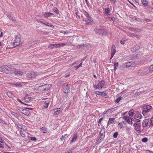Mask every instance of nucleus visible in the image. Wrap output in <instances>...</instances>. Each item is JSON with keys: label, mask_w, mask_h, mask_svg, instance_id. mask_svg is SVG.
Segmentation results:
<instances>
[{"label": "nucleus", "mask_w": 153, "mask_h": 153, "mask_svg": "<svg viewBox=\"0 0 153 153\" xmlns=\"http://www.w3.org/2000/svg\"><path fill=\"white\" fill-rule=\"evenodd\" d=\"M21 36L19 34H18L15 37V39L13 42V46L15 47L18 46H19L21 44Z\"/></svg>", "instance_id": "obj_1"}, {"label": "nucleus", "mask_w": 153, "mask_h": 153, "mask_svg": "<svg viewBox=\"0 0 153 153\" xmlns=\"http://www.w3.org/2000/svg\"><path fill=\"white\" fill-rule=\"evenodd\" d=\"M51 87V85L49 84H46L44 85L38 87L37 90L39 91H48Z\"/></svg>", "instance_id": "obj_2"}, {"label": "nucleus", "mask_w": 153, "mask_h": 153, "mask_svg": "<svg viewBox=\"0 0 153 153\" xmlns=\"http://www.w3.org/2000/svg\"><path fill=\"white\" fill-rule=\"evenodd\" d=\"M37 73L31 71L28 72L26 74V77L28 78H34L37 76Z\"/></svg>", "instance_id": "obj_3"}, {"label": "nucleus", "mask_w": 153, "mask_h": 153, "mask_svg": "<svg viewBox=\"0 0 153 153\" xmlns=\"http://www.w3.org/2000/svg\"><path fill=\"white\" fill-rule=\"evenodd\" d=\"M105 82L103 80H101L99 82L97 85L94 84L93 87L95 89L102 88L105 85Z\"/></svg>", "instance_id": "obj_4"}, {"label": "nucleus", "mask_w": 153, "mask_h": 153, "mask_svg": "<svg viewBox=\"0 0 153 153\" xmlns=\"http://www.w3.org/2000/svg\"><path fill=\"white\" fill-rule=\"evenodd\" d=\"M143 109L142 111V114L145 116L146 114L147 113L149 112V111L152 108V106L149 105H146L143 107Z\"/></svg>", "instance_id": "obj_5"}, {"label": "nucleus", "mask_w": 153, "mask_h": 153, "mask_svg": "<svg viewBox=\"0 0 153 153\" xmlns=\"http://www.w3.org/2000/svg\"><path fill=\"white\" fill-rule=\"evenodd\" d=\"M7 74H13L16 71V68L10 65H7Z\"/></svg>", "instance_id": "obj_6"}, {"label": "nucleus", "mask_w": 153, "mask_h": 153, "mask_svg": "<svg viewBox=\"0 0 153 153\" xmlns=\"http://www.w3.org/2000/svg\"><path fill=\"white\" fill-rule=\"evenodd\" d=\"M52 110L54 111L53 113L54 115H56L61 113L63 111V109H62L61 108H57L53 109H52Z\"/></svg>", "instance_id": "obj_7"}, {"label": "nucleus", "mask_w": 153, "mask_h": 153, "mask_svg": "<svg viewBox=\"0 0 153 153\" xmlns=\"http://www.w3.org/2000/svg\"><path fill=\"white\" fill-rule=\"evenodd\" d=\"M18 128L23 131H25L27 130V128L25 126L21 124L18 123L17 125Z\"/></svg>", "instance_id": "obj_8"}, {"label": "nucleus", "mask_w": 153, "mask_h": 153, "mask_svg": "<svg viewBox=\"0 0 153 153\" xmlns=\"http://www.w3.org/2000/svg\"><path fill=\"white\" fill-rule=\"evenodd\" d=\"M125 67L126 68L130 67H134L135 66V64L134 62H130L125 63Z\"/></svg>", "instance_id": "obj_9"}, {"label": "nucleus", "mask_w": 153, "mask_h": 153, "mask_svg": "<svg viewBox=\"0 0 153 153\" xmlns=\"http://www.w3.org/2000/svg\"><path fill=\"white\" fill-rule=\"evenodd\" d=\"M7 65H3L0 67V71L7 74Z\"/></svg>", "instance_id": "obj_10"}, {"label": "nucleus", "mask_w": 153, "mask_h": 153, "mask_svg": "<svg viewBox=\"0 0 153 153\" xmlns=\"http://www.w3.org/2000/svg\"><path fill=\"white\" fill-rule=\"evenodd\" d=\"M70 85L68 84L63 87V90L65 93H68L70 91Z\"/></svg>", "instance_id": "obj_11"}, {"label": "nucleus", "mask_w": 153, "mask_h": 153, "mask_svg": "<svg viewBox=\"0 0 153 153\" xmlns=\"http://www.w3.org/2000/svg\"><path fill=\"white\" fill-rule=\"evenodd\" d=\"M15 75L17 76H20L22 75L23 74V72L19 70H16V71L14 72Z\"/></svg>", "instance_id": "obj_12"}, {"label": "nucleus", "mask_w": 153, "mask_h": 153, "mask_svg": "<svg viewBox=\"0 0 153 153\" xmlns=\"http://www.w3.org/2000/svg\"><path fill=\"white\" fill-rule=\"evenodd\" d=\"M104 10V13L106 15L110 16L111 14V10L109 8H105Z\"/></svg>", "instance_id": "obj_13"}, {"label": "nucleus", "mask_w": 153, "mask_h": 153, "mask_svg": "<svg viewBox=\"0 0 153 153\" xmlns=\"http://www.w3.org/2000/svg\"><path fill=\"white\" fill-rule=\"evenodd\" d=\"M95 93L97 95L100 96H106L107 94L106 91H95Z\"/></svg>", "instance_id": "obj_14"}, {"label": "nucleus", "mask_w": 153, "mask_h": 153, "mask_svg": "<svg viewBox=\"0 0 153 153\" xmlns=\"http://www.w3.org/2000/svg\"><path fill=\"white\" fill-rule=\"evenodd\" d=\"M116 53L115 47H114V46H112V49L111 50V56L110 59H112Z\"/></svg>", "instance_id": "obj_15"}, {"label": "nucleus", "mask_w": 153, "mask_h": 153, "mask_svg": "<svg viewBox=\"0 0 153 153\" xmlns=\"http://www.w3.org/2000/svg\"><path fill=\"white\" fill-rule=\"evenodd\" d=\"M55 48H57L61 47L67 45V43L54 44Z\"/></svg>", "instance_id": "obj_16"}, {"label": "nucleus", "mask_w": 153, "mask_h": 153, "mask_svg": "<svg viewBox=\"0 0 153 153\" xmlns=\"http://www.w3.org/2000/svg\"><path fill=\"white\" fill-rule=\"evenodd\" d=\"M54 14L53 13H51L50 12H45L43 14L45 18H48V17H50L51 16L53 15Z\"/></svg>", "instance_id": "obj_17"}, {"label": "nucleus", "mask_w": 153, "mask_h": 153, "mask_svg": "<svg viewBox=\"0 0 153 153\" xmlns=\"http://www.w3.org/2000/svg\"><path fill=\"white\" fill-rule=\"evenodd\" d=\"M134 119L138 120L141 119L142 118V116L141 114H137L134 115Z\"/></svg>", "instance_id": "obj_18"}, {"label": "nucleus", "mask_w": 153, "mask_h": 153, "mask_svg": "<svg viewBox=\"0 0 153 153\" xmlns=\"http://www.w3.org/2000/svg\"><path fill=\"white\" fill-rule=\"evenodd\" d=\"M116 108V107H115L114 108H113L111 109H108L105 112L104 114H108L111 113L112 112H113L116 109L115 108Z\"/></svg>", "instance_id": "obj_19"}, {"label": "nucleus", "mask_w": 153, "mask_h": 153, "mask_svg": "<svg viewBox=\"0 0 153 153\" xmlns=\"http://www.w3.org/2000/svg\"><path fill=\"white\" fill-rule=\"evenodd\" d=\"M85 22L86 25H91L93 24V20H85Z\"/></svg>", "instance_id": "obj_20"}, {"label": "nucleus", "mask_w": 153, "mask_h": 153, "mask_svg": "<svg viewBox=\"0 0 153 153\" xmlns=\"http://www.w3.org/2000/svg\"><path fill=\"white\" fill-rule=\"evenodd\" d=\"M31 98L28 97V95L26 94L25 95V97L24 98V100L26 102H28L30 100Z\"/></svg>", "instance_id": "obj_21"}, {"label": "nucleus", "mask_w": 153, "mask_h": 153, "mask_svg": "<svg viewBox=\"0 0 153 153\" xmlns=\"http://www.w3.org/2000/svg\"><path fill=\"white\" fill-rule=\"evenodd\" d=\"M133 126L135 127V130L137 131H140V126L137 123L134 124Z\"/></svg>", "instance_id": "obj_22"}, {"label": "nucleus", "mask_w": 153, "mask_h": 153, "mask_svg": "<svg viewBox=\"0 0 153 153\" xmlns=\"http://www.w3.org/2000/svg\"><path fill=\"white\" fill-rule=\"evenodd\" d=\"M126 32V34L132 37H137V38H138V36H137V35L136 34H135L133 33H130L128 32Z\"/></svg>", "instance_id": "obj_23"}, {"label": "nucleus", "mask_w": 153, "mask_h": 153, "mask_svg": "<svg viewBox=\"0 0 153 153\" xmlns=\"http://www.w3.org/2000/svg\"><path fill=\"white\" fill-rule=\"evenodd\" d=\"M148 124V121L146 120H143L142 123V126L143 127H147Z\"/></svg>", "instance_id": "obj_24"}, {"label": "nucleus", "mask_w": 153, "mask_h": 153, "mask_svg": "<svg viewBox=\"0 0 153 153\" xmlns=\"http://www.w3.org/2000/svg\"><path fill=\"white\" fill-rule=\"evenodd\" d=\"M125 122L123 121L122 122L120 123H118V126L120 128H122L123 127L124 125H126Z\"/></svg>", "instance_id": "obj_25"}, {"label": "nucleus", "mask_w": 153, "mask_h": 153, "mask_svg": "<svg viewBox=\"0 0 153 153\" xmlns=\"http://www.w3.org/2000/svg\"><path fill=\"white\" fill-rule=\"evenodd\" d=\"M6 94L10 98H12L14 97V95L10 92H7Z\"/></svg>", "instance_id": "obj_26"}, {"label": "nucleus", "mask_w": 153, "mask_h": 153, "mask_svg": "<svg viewBox=\"0 0 153 153\" xmlns=\"http://www.w3.org/2000/svg\"><path fill=\"white\" fill-rule=\"evenodd\" d=\"M41 131L43 133H46L47 132V128L45 127H43L41 128Z\"/></svg>", "instance_id": "obj_27"}, {"label": "nucleus", "mask_w": 153, "mask_h": 153, "mask_svg": "<svg viewBox=\"0 0 153 153\" xmlns=\"http://www.w3.org/2000/svg\"><path fill=\"white\" fill-rule=\"evenodd\" d=\"M126 121L129 124L132 125V119L131 117H129Z\"/></svg>", "instance_id": "obj_28"}, {"label": "nucleus", "mask_w": 153, "mask_h": 153, "mask_svg": "<svg viewBox=\"0 0 153 153\" xmlns=\"http://www.w3.org/2000/svg\"><path fill=\"white\" fill-rule=\"evenodd\" d=\"M77 137V136L76 134L74 135L72 138L71 143H72L73 141H76V140Z\"/></svg>", "instance_id": "obj_29"}, {"label": "nucleus", "mask_w": 153, "mask_h": 153, "mask_svg": "<svg viewBox=\"0 0 153 153\" xmlns=\"http://www.w3.org/2000/svg\"><path fill=\"white\" fill-rule=\"evenodd\" d=\"M95 32L97 33L98 34H101V32L102 31V30L101 29H94Z\"/></svg>", "instance_id": "obj_30"}, {"label": "nucleus", "mask_w": 153, "mask_h": 153, "mask_svg": "<svg viewBox=\"0 0 153 153\" xmlns=\"http://www.w3.org/2000/svg\"><path fill=\"white\" fill-rule=\"evenodd\" d=\"M52 10L55 12L57 14H59V10L56 7H54L52 9Z\"/></svg>", "instance_id": "obj_31"}, {"label": "nucleus", "mask_w": 153, "mask_h": 153, "mask_svg": "<svg viewBox=\"0 0 153 153\" xmlns=\"http://www.w3.org/2000/svg\"><path fill=\"white\" fill-rule=\"evenodd\" d=\"M84 15L86 17L87 19H89L91 17L89 14L87 12H85L84 13Z\"/></svg>", "instance_id": "obj_32"}, {"label": "nucleus", "mask_w": 153, "mask_h": 153, "mask_svg": "<svg viewBox=\"0 0 153 153\" xmlns=\"http://www.w3.org/2000/svg\"><path fill=\"white\" fill-rule=\"evenodd\" d=\"M115 119V118H111L109 119V120L108 122V123L109 124L110 123L112 124L113 123V121Z\"/></svg>", "instance_id": "obj_33"}, {"label": "nucleus", "mask_w": 153, "mask_h": 153, "mask_svg": "<svg viewBox=\"0 0 153 153\" xmlns=\"http://www.w3.org/2000/svg\"><path fill=\"white\" fill-rule=\"evenodd\" d=\"M128 114L131 117H132L134 115V111L133 110H131L128 112Z\"/></svg>", "instance_id": "obj_34"}, {"label": "nucleus", "mask_w": 153, "mask_h": 153, "mask_svg": "<svg viewBox=\"0 0 153 153\" xmlns=\"http://www.w3.org/2000/svg\"><path fill=\"white\" fill-rule=\"evenodd\" d=\"M114 70L116 71L117 70V68L118 66V62H115L114 63Z\"/></svg>", "instance_id": "obj_35"}, {"label": "nucleus", "mask_w": 153, "mask_h": 153, "mask_svg": "<svg viewBox=\"0 0 153 153\" xmlns=\"http://www.w3.org/2000/svg\"><path fill=\"white\" fill-rule=\"evenodd\" d=\"M141 2L143 5L146 6L148 4V2L146 0H142Z\"/></svg>", "instance_id": "obj_36"}, {"label": "nucleus", "mask_w": 153, "mask_h": 153, "mask_svg": "<svg viewBox=\"0 0 153 153\" xmlns=\"http://www.w3.org/2000/svg\"><path fill=\"white\" fill-rule=\"evenodd\" d=\"M50 102H45L44 103V107L46 108H47L48 105L50 104Z\"/></svg>", "instance_id": "obj_37"}, {"label": "nucleus", "mask_w": 153, "mask_h": 153, "mask_svg": "<svg viewBox=\"0 0 153 153\" xmlns=\"http://www.w3.org/2000/svg\"><path fill=\"white\" fill-rule=\"evenodd\" d=\"M10 85H14L19 86L21 85V84L20 82H13L10 84Z\"/></svg>", "instance_id": "obj_38"}, {"label": "nucleus", "mask_w": 153, "mask_h": 153, "mask_svg": "<svg viewBox=\"0 0 153 153\" xmlns=\"http://www.w3.org/2000/svg\"><path fill=\"white\" fill-rule=\"evenodd\" d=\"M127 39H123L120 41V43L121 44L123 45L124 44L125 42L127 41Z\"/></svg>", "instance_id": "obj_39"}, {"label": "nucleus", "mask_w": 153, "mask_h": 153, "mask_svg": "<svg viewBox=\"0 0 153 153\" xmlns=\"http://www.w3.org/2000/svg\"><path fill=\"white\" fill-rule=\"evenodd\" d=\"M129 29L131 31H132L133 32H137L138 31V30L134 28H132V27H130L129 28Z\"/></svg>", "instance_id": "obj_40"}, {"label": "nucleus", "mask_w": 153, "mask_h": 153, "mask_svg": "<svg viewBox=\"0 0 153 153\" xmlns=\"http://www.w3.org/2000/svg\"><path fill=\"white\" fill-rule=\"evenodd\" d=\"M23 131H22V130H20V133L22 137H25V134L24 133Z\"/></svg>", "instance_id": "obj_41"}, {"label": "nucleus", "mask_w": 153, "mask_h": 153, "mask_svg": "<svg viewBox=\"0 0 153 153\" xmlns=\"http://www.w3.org/2000/svg\"><path fill=\"white\" fill-rule=\"evenodd\" d=\"M121 97H119L115 100V102L118 103L121 100Z\"/></svg>", "instance_id": "obj_42"}, {"label": "nucleus", "mask_w": 153, "mask_h": 153, "mask_svg": "<svg viewBox=\"0 0 153 153\" xmlns=\"http://www.w3.org/2000/svg\"><path fill=\"white\" fill-rule=\"evenodd\" d=\"M48 47L51 49L53 48H54V44H52L49 45L48 46Z\"/></svg>", "instance_id": "obj_43"}, {"label": "nucleus", "mask_w": 153, "mask_h": 153, "mask_svg": "<svg viewBox=\"0 0 153 153\" xmlns=\"http://www.w3.org/2000/svg\"><path fill=\"white\" fill-rule=\"evenodd\" d=\"M149 70L150 71H153V65H151L149 68Z\"/></svg>", "instance_id": "obj_44"}, {"label": "nucleus", "mask_w": 153, "mask_h": 153, "mask_svg": "<svg viewBox=\"0 0 153 153\" xmlns=\"http://www.w3.org/2000/svg\"><path fill=\"white\" fill-rule=\"evenodd\" d=\"M45 25L47 26H50L51 27H54L52 25H51L49 23H47L46 24H45Z\"/></svg>", "instance_id": "obj_45"}, {"label": "nucleus", "mask_w": 153, "mask_h": 153, "mask_svg": "<svg viewBox=\"0 0 153 153\" xmlns=\"http://www.w3.org/2000/svg\"><path fill=\"white\" fill-rule=\"evenodd\" d=\"M148 140V139L146 137H144L143 138L142 141L143 142H146Z\"/></svg>", "instance_id": "obj_46"}, {"label": "nucleus", "mask_w": 153, "mask_h": 153, "mask_svg": "<svg viewBox=\"0 0 153 153\" xmlns=\"http://www.w3.org/2000/svg\"><path fill=\"white\" fill-rule=\"evenodd\" d=\"M11 15L10 13H8V14H7V16L8 17V18L9 19H13V18L11 17Z\"/></svg>", "instance_id": "obj_47"}, {"label": "nucleus", "mask_w": 153, "mask_h": 153, "mask_svg": "<svg viewBox=\"0 0 153 153\" xmlns=\"http://www.w3.org/2000/svg\"><path fill=\"white\" fill-rule=\"evenodd\" d=\"M118 134V133L117 132H115L113 135V137L115 138H117V137Z\"/></svg>", "instance_id": "obj_48"}, {"label": "nucleus", "mask_w": 153, "mask_h": 153, "mask_svg": "<svg viewBox=\"0 0 153 153\" xmlns=\"http://www.w3.org/2000/svg\"><path fill=\"white\" fill-rule=\"evenodd\" d=\"M150 124L152 126H153V117L150 119Z\"/></svg>", "instance_id": "obj_49"}, {"label": "nucleus", "mask_w": 153, "mask_h": 153, "mask_svg": "<svg viewBox=\"0 0 153 153\" xmlns=\"http://www.w3.org/2000/svg\"><path fill=\"white\" fill-rule=\"evenodd\" d=\"M30 138L32 140L36 141L37 140L36 137H30Z\"/></svg>", "instance_id": "obj_50"}, {"label": "nucleus", "mask_w": 153, "mask_h": 153, "mask_svg": "<svg viewBox=\"0 0 153 153\" xmlns=\"http://www.w3.org/2000/svg\"><path fill=\"white\" fill-rule=\"evenodd\" d=\"M129 117H127L126 116H125L124 117H123V119L126 120V121L128 119V118Z\"/></svg>", "instance_id": "obj_51"}, {"label": "nucleus", "mask_w": 153, "mask_h": 153, "mask_svg": "<svg viewBox=\"0 0 153 153\" xmlns=\"http://www.w3.org/2000/svg\"><path fill=\"white\" fill-rule=\"evenodd\" d=\"M75 16H76V17L77 18H78H78H80L79 17V16L78 15V12H76L75 13Z\"/></svg>", "instance_id": "obj_52"}, {"label": "nucleus", "mask_w": 153, "mask_h": 153, "mask_svg": "<svg viewBox=\"0 0 153 153\" xmlns=\"http://www.w3.org/2000/svg\"><path fill=\"white\" fill-rule=\"evenodd\" d=\"M82 65V63H81L77 67H76V68H78L80 67Z\"/></svg>", "instance_id": "obj_53"}, {"label": "nucleus", "mask_w": 153, "mask_h": 153, "mask_svg": "<svg viewBox=\"0 0 153 153\" xmlns=\"http://www.w3.org/2000/svg\"><path fill=\"white\" fill-rule=\"evenodd\" d=\"M102 119H103L102 118H101L99 119V120L98 121V122L99 123H101V121L102 120Z\"/></svg>", "instance_id": "obj_54"}, {"label": "nucleus", "mask_w": 153, "mask_h": 153, "mask_svg": "<svg viewBox=\"0 0 153 153\" xmlns=\"http://www.w3.org/2000/svg\"><path fill=\"white\" fill-rule=\"evenodd\" d=\"M0 147L1 148H4L3 144L1 143H0Z\"/></svg>", "instance_id": "obj_55"}, {"label": "nucleus", "mask_w": 153, "mask_h": 153, "mask_svg": "<svg viewBox=\"0 0 153 153\" xmlns=\"http://www.w3.org/2000/svg\"><path fill=\"white\" fill-rule=\"evenodd\" d=\"M49 32H43V34L44 35H47L48 34Z\"/></svg>", "instance_id": "obj_56"}, {"label": "nucleus", "mask_w": 153, "mask_h": 153, "mask_svg": "<svg viewBox=\"0 0 153 153\" xmlns=\"http://www.w3.org/2000/svg\"><path fill=\"white\" fill-rule=\"evenodd\" d=\"M17 100L19 102H20V103H22L24 104V103L20 99H17Z\"/></svg>", "instance_id": "obj_57"}, {"label": "nucleus", "mask_w": 153, "mask_h": 153, "mask_svg": "<svg viewBox=\"0 0 153 153\" xmlns=\"http://www.w3.org/2000/svg\"><path fill=\"white\" fill-rule=\"evenodd\" d=\"M110 1H112L114 3L117 2L116 0H110Z\"/></svg>", "instance_id": "obj_58"}, {"label": "nucleus", "mask_w": 153, "mask_h": 153, "mask_svg": "<svg viewBox=\"0 0 153 153\" xmlns=\"http://www.w3.org/2000/svg\"><path fill=\"white\" fill-rule=\"evenodd\" d=\"M72 152V151H70L69 152H66L65 153H71Z\"/></svg>", "instance_id": "obj_59"}, {"label": "nucleus", "mask_w": 153, "mask_h": 153, "mask_svg": "<svg viewBox=\"0 0 153 153\" xmlns=\"http://www.w3.org/2000/svg\"><path fill=\"white\" fill-rule=\"evenodd\" d=\"M3 33L2 32H1V34H0V37H1L2 36Z\"/></svg>", "instance_id": "obj_60"}, {"label": "nucleus", "mask_w": 153, "mask_h": 153, "mask_svg": "<svg viewBox=\"0 0 153 153\" xmlns=\"http://www.w3.org/2000/svg\"><path fill=\"white\" fill-rule=\"evenodd\" d=\"M70 76V74H68V75H65V77H68L69 76Z\"/></svg>", "instance_id": "obj_61"}, {"label": "nucleus", "mask_w": 153, "mask_h": 153, "mask_svg": "<svg viewBox=\"0 0 153 153\" xmlns=\"http://www.w3.org/2000/svg\"><path fill=\"white\" fill-rule=\"evenodd\" d=\"M85 1L86 3V4L88 5V1L87 0H85Z\"/></svg>", "instance_id": "obj_62"}, {"label": "nucleus", "mask_w": 153, "mask_h": 153, "mask_svg": "<svg viewBox=\"0 0 153 153\" xmlns=\"http://www.w3.org/2000/svg\"><path fill=\"white\" fill-rule=\"evenodd\" d=\"M129 2L131 4H132V5H133L134 7H136L135 6H134V5L132 3H131V2H130V1H129Z\"/></svg>", "instance_id": "obj_63"}, {"label": "nucleus", "mask_w": 153, "mask_h": 153, "mask_svg": "<svg viewBox=\"0 0 153 153\" xmlns=\"http://www.w3.org/2000/svg\"><path fill=\"white\" fill-rule=\"evenodd\" d=\"M68 32L67 31H65L64 32V34H67Z\"/></svg>", "instance_id": "obj_64"}]
</instances>
